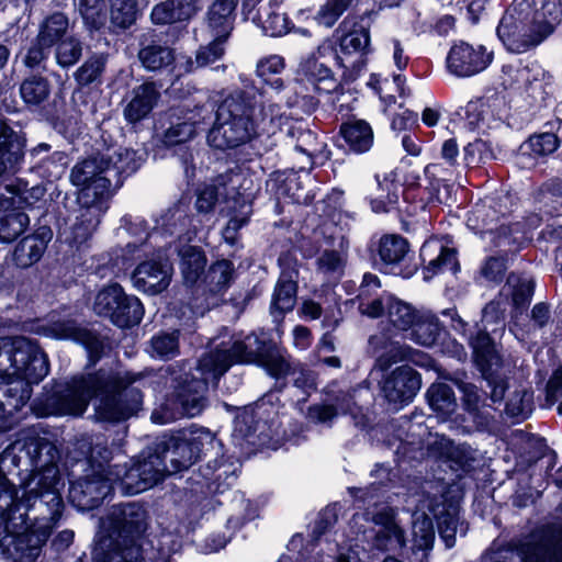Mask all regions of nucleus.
I'll list each match as a JSON object with an SVG mask.
<instances>
[{"instance_id": "f257e3e1", "label": "nucleus", "mask_w": 562, "mask_h": 562, "mask_svg": "<svg viewBox=\"0 0 562 562\" xmlns=\"http://www.w3.org/2000/svg\"><path fill=\"white\" fill-rule=\"evenodd\" d=\"M156 375L106 373L99 371L59 385L46 400L47 414L81 415L94 396L95 417L121 422L135 415L143 404L142 387L151 385Z\"/></svg>"}, {"instance_id": "f03ea898", "label": "nucleus", "mask_w": 562, "mask_h": 562, "mask_svg": "<svg viewBox=\"0 0 562 562\" xmlns=\"http://www.w3.org/2000/svg\"><path fill=\"white\" fill-rule=\"evenodd\" d=\"M65 483L57 465L49 464L30 477L26 503L34 509L30 529L4 537L2 546L14 562H34L59 520L64 502Z\"/></svg>"}, {"instance_id": "7ed1b4c3", "label": "nucleus", "mask_w": 562, "mask_h": 562, "mask_svg": "<svg viewBox=\"0 0 562 562\" xmlns=\"http://www.w3.org/2000/svg\"><path fill=\"white\" fill-rule=\"evenodd\" d=\"M22 459L37 468L33 476L49 464L56 465L58 451L47 438L41 436L37 428L32 427L23 430L21 438L0 454V535L5 533V537L30 529L26 524L27 512H34L25 499L30 479L24 484L21 499L18 501L13 485L2 473L8 462L19 467Z\"/></svg>"}, {"instance_id": "20e7f679", "label": "nucleus", "mask_w": 562, "mask_h": 562, "mask_svg": "<svg viewBox=\"0 0 562 562\" xmlns=\"http://www.w3.org/2000/svg\"><path fill=\"white\" fill-rule=\"evenodd\" d=\"M560 0H514L497 26V36L508 52L522 54L537 47L560 23Z\"/></svg>"}, {"instance_id": "39448f33", "label": "nucleus", "mask_w": 562, "mask_h": 562, "mask_svg": "<svg viewBox=\"0 0 562 562\" xmlns=\"http://www.w3.org/2000/svg\"><path fill=\"white\" fill-rule=\"evenodd\" d=\"M244 363L259 364L277 379L285 376L291 368L281 350L268 342L265 335L255 333L236 336L200 359L201 369L214 380H218L232 366Z\"/></svg>"}, {"instance_id": "423d86ee", "label": "nucleus", "mask_w": 562, "mask_h": 562, "mask_svg": "<svg viewBox=\"0 0 562 562\" xmlns=\"http://www.w3.org/2000/svg\"><path fill=\"white\" fill-rule=\"evenodd\" d=\"M255 102L243 91L227 95L218 105L216 122L207 135L211 146L218 149L235 148L256 135Z\"/></svg>"}, {"instance_id": "0eeeda50", "label": "nucleus", "mask_w": 562, "mask_h": 562, "mask_svg": "<svg viewBox=\"0 0 562 562\" xmlns=\"http://www.w3.org/2000/svg\"><path fill=\"white\" fill-rule=\"evenodd\" d=\"M198 370L202 379H192L180 385L175 400H168L159 409L151 413L150 418L154 423L164 425L182 416L194 417L203 411L206 404L207 383L215 380L201 369L200 363Z\"/></svg>"}, {"instance_id": "6e6552de", "label": "nucleus", "mask_w": 562, "mask_h": 562, "mask_svg": "<svg viewBox=\"0 0 562 562\" xmlns=\"http://www.w3.org/2000/svg\"><path fill=\"white\" fill-rule=\"evenodd\" d=\"M10 353L13 379H23L30 385L47 375V357L35 341L22 336L10 337Z\"/></svg>"}, {"instance_id": "1a4fd4ad", "label": "nucleus", "mask_w": 562, "mask_h": 562, "mask_svg": "<svg viewBox=\"0 0 562 562\" xmlns=\"http://www.w3.org/2000/svg\"><path fill=\"white\" fill-rule=\"evenodd\" d=\"M146 529V512L135 503L113 506L105 517L100 519L97 535L109 536L127 544V539L138 536Z\"/></svg>"}, {"instance_id": "9d476101", "label": "nucleus", "mask_w": 562, "mask_h": 562, "mask_svg": "<svg viewBox=\"0 0 562 562\" xmlns=\"http://www.w3.org/2000/svg\"><path fill=\"white\" fill-rule=\"evenodd\" d=\"M99 468H89L82 477L70 485L69 499L81 510L97 507L114 488L110 472L102 464Z\"/></svg>"}, {"instance_id": "9b49d317", "label": "nucleus", "mask_w": 562, "mask_h": 562, "mask_svg": "<svg viewBox=\"0 0 562 562\" xmlns=\"http://www.w3.org/2000/svg\"><path fill=\"white\" fill-rule=\"evenodd\" d=\"M106 160L102 154L77 162L70 172V181L80 187L79 192L92 189L95 200L109 201L113 194L111 176L105 173Z\"/></svg>"}, {"instance_id": "f8f14e48", "label": "nucleus", "mask_w": 562, "mask_h": 562, "mask_svg": "<svg viewBox=\"0 0 562 562\" xmlns=\"http://www.w3.org/2000/svg\"><path fill=\"white\" fill-rule=\"evenodd\" d=\"M494 53L483 45L460 42L447 56L448 71L458 78H469L484 71L493 61Z\"/></svg>"}, {"instance_id": "ddd939ff", "label": "nucleus", "mask_w": 562, "mask_h": 562, "mask_svg": "<svg viewBox=\"0 0 562 562\" xmlns=\"http://www.w3.org/2000/svg\"><path fill=\"white\" fill-rule=\"evenodd\" d=\"M517 550L521 562H562V526L531 533Z\"/></svg>"}, {"instance_id": "4468645a", "label": "nucleus", "mask_w": 562, "mask_h": 562, "mask_svg": "<svg viewBox=\"0 0 562 562\" xmlns=\"http://www.w3.org/2000/svg\"><path fill=\"white\" fill-rule=\"evenodd\" d=\"M358 308L362 315L371 318L385 316L394 327L402 330L408 329L417 321L416 310L391 294L362 302Z\"/></svg>"}, {"instance_id": "2eb2a0df", "label": "nucleus", "mask_w": 562, "mask_h": 562, "mask_svg": "<svg viewBox=\"0 0 562 562\" xmlns=\"http://www.w3.org/2000/svg\"><path fill=\"white\" fill-rule=\"evenodd\" d=\"M95 194L92 189H87L85 192L78 193L79 209L70 226L72 240L75 243L80 244L93 234L100 223L101 216L109 207V201L95 200Z\"/></svg>"}, {"instance_id": "dca6fc26", "label": "nucleus", "mask_w": 562, "mask_h": 562, "mask_svg": "<svg viewBox=\"0 0 562 562\" xmlns=\"http://www.w3.org/2000/svg\"><path fill=\"white\" fill-rule=\"evenodd\" d=\"M420 385L419 373L408 366H402L385 375L382 393L390 404L403 406L414 400Z\"/></svg>"}, {"instance_id": "f3484780", "label": "nucleus", "mask_w": 562, "mask_h": 562, "mask_svg": "<svg viewBox=\"0 0 562 562\" xmlns=\"http://www.w3.org/2000/svg\"><path fill=\"white\" fill-rule=\"evenodd\" d=\"M372 521L379 527L374 537V546L378 549L395 552L405 547V531L396 520L395 509L382 508L372 515Z\"/></svg>"}, {"instance_id": "a211bd4d", "label": "nucleus", "mask_w": 562, "mask_h": 562, "mask_svg": "<svg viewBox=\"0 0 562 562\" xmlns=\"http://www.w3.org/2000/svg\"><path fill=\"white\" fill-rule=\"evenodd\" d=\"M172 269L167 262L147 260L139 263L133 274V285L144 293L158 294L170 284Z\"/></svg>"}, {"instance_id": "6ab92c4d", "label": "nucleus", "mask_w": 562, "mask_h": 562, "mask_svg": "<svg viewBox=\"0 0 562 562\" xmlns=\"http://www.w3.org/2000/svg\"><path fill=\"white\" fill-rule=\"evenodd\" d=\"M31 397V386L23 379H0V418L20 411Z\"/></svg>"}, {"instance_id": "aec40b11", "label": "nucleus", "mask_w": 562, "mask_h": 562, "mask_svg": "<svg viewBox=\"0 0 562 562\" xmlns=\"http://www.w3.org/2000/svg\"><path fill=\"white\" fill-rule=\"evenodd\" d=\"M44 334L56 339H71L87 347L91 357H99L100 340L89 330L78 326L74 321L54 322L44 328Z\"/></svg>"}, {"instance_id": "412c9836", "label": "nucleus", "mask_w": 562, "mask_h": 562, "mask_svg": "<svg viewBox=\"0 0 562 562\" xmlns=\"http://www.w3.org/2000/svg\"><path fill=\"white\" fill-rule=\"evenodd\" d=\"M198 10V0H166L153 8L150 19L154 24H171L191 19Z\"/></svg>"}, {"instance_id": "4be33fe9", "label": "nucleus", "mask_w": 562, "mask_h": 562, "mask_svg": "<svg viewBox=\"0 0 562 562\" xmlns=\"http://www.w3.org/2000/svg\"><path fill=\"white\" fill-rule=\"evenodd\" d=\"M420 256L424 260L428 259L425 279H430L440 271L456 272L459 263L456 250L443 247L437 241H427L420 249Z\"/></svg>"}, {"instance_id": "5701e85b", "label": "nucleus", "mask_w": 562, "mask_h": 562, "mask_svg": "<svg viewBox=\"0 0 562 562\" xmlns=\"http://www.w3.org/2000/svg\"><path fill=\"white\" fill-rule=\"evenodd\" d=\"M45 194L41 186L27 187V183L16 179L5 186V193L0 196V209H10L11 206L21 209L34 205Z\"/></svg>"}, {"instance_id": "b1692460", "label": "nucleus", "mask_w": 562, "mask_h": 562, "mask_svg": "<svg viewBox=\"0 0 562 562\" xmlns=\"http://www.w3.org/2000/svg\"><path fill=\"white\" fill-rule=\"evenodd\" d=\"M540 69L524 65L520 60L504 64L501 83L505 89L528 92L533 83L539 81Z\"/></svg>"}, {"instance_id": "393cba45", "label": "nucleus", "mask_w": 562, "mask_h": 562, "mask_svg": "<svg viewBox=\"0 0 562 562\" xmlns=\"http://www.w3.org/2000/svg\"><path fill=\"white\" fill-rule=\"evenodd\" d=\"M23 156V137L0 122V176L7 170H13L22 161Z\"/></svg>"}, {"instance_id": "a878e982", "label": "nucleus", "mask_w": 562, "mask_h": 562, "mask_svg": "<svg viewBox=\"0 0 562 562\" xmlns=\"http://www.w3.org/2000/svg\"><path fill=\"white\" fill-rule=\"evenodd\" d=\"M161 452L172 473L188 469L198 461L187 432L170 438Z\"/></svg>"}, {"instance_id": "bb28decb", "label": "nucleus", "mask_w": 562, "mask_h": 562, "mask_svg": "<svg viewBox=\"0 0 562 562\" xmlns=\"http://www.w3.org/2000/svg\"><path fill=\"white\" fill-rule=\"evenodd\" d=\"M52 234L49 229L42 228L38 233L24 237L15 247L13 259L16 266L27 268L37 262L47 244L50 240Z\"/></svg>"}, {"instance_id": "cd10ccee", "label": "nucleus", "mask_w": 562, "mask_h": 562, "mask_svg": "<svg viewBox=\"0 0 562 562\" xmlns=\"http://www.w3.org/2000/svg\"><path fill=\"white\" fill-rule=\"evenodd\" d=\"M136 550L109 536L97 535L92 551L93 562H136Z\"/></svg>"}, {"instance_id": "c85d7f7f", "label": "nucleus", "mask_w": 562, "mask_h": 562, "mask_svg": "<svg viewBox=\"0 0 562 562\" xmlns=\"http://www.w3.org/2000/svg\"><path fill=\"white\" fill-rule=\"evenodd\" d=\"M159 99V91L151 82L140 85L133 90V98L124 110L125 119L135 123L147 116Z\"/></svg>"}, {"instance_id": "c756f323", "label": "nucleus", "mask_w": 562, "mask_h": 562, "mask_svg": "<svg viewBox=\"0 0 562 562\" xmlns=\"http://www.w3.org/2000/svg\"><path fill=\"white\" fill-rule=\"evenodd\" d=\"M109 472L113 486H117L123 494H138L146 491L138 461L111 465Z\"/></svg>"}, {"instance_id": "7c9ffc66", "label": "nucleus", "mask_w": 562, "mask_h": 562, "mask_svg": "<svg viewBox=\"0 0 562 562\" xmlns=\"http://www.w3.org/2000/svg\"><path fill=\"white\" fill-rule=\"evenodd\" d=\"M106 160L105 173L111 176L114 187L121 183V175H130L140 166L136 151L128 148H120L115 150L108 149L102 154Z\"/></svg>"}, {"instance_id": "2f4dec72", "label": "nucleus", "mask_w": 562, "mask_h": 562, "mask_svg": "<svg viewBox=\"0 0 562 562\" xmlns=\"http://www.w3.org/2000/svg\"><path fill=\"white\" fill-rule=\"evenodd\" d=\"M340 134L349 149L355 153H366L373 145V130L364 120L353 119L344 123L340 126Z\"/></svg>"}, {"instance_id": "473e14b6", "label": "nucleus", "mask_w": 562, "mask_h": 562, "mask_svg": "<svg viewBox=\"0 0 562 562\" xmlns=\"http://www.w3.org/2000/svg\"><path fill=\"white\" fill-rule=\"evenodd\" d=\"M549 319V306L538 303L531 310L530 321H526L522 315L513 314L509 329L518 340L525 341L531 333L546 326Z\"/></svg>"}, {"instance_id": "72a5a7b5", "label": "nucleus", "mask_w": 562, "mask_h": 562, "mask_svg": "<svg viewBox=\"0 0 562 562\" xmlns=\"http://www.w3.org/2000/svg\"><path fill=\"white\" fill-rule=\"evenodd\" d=\"M170 125L164 133V143L167 146H175L184 143L193 137L196 128V121L192 112L180 115L177 111L170 113Z\"/></svg>"}, {"instance_id": "f704fd0d", "label": "nucleus", "mask_w": 562, "mask_h": 562, "mask_svg": "<svg viewBox=\"0 0 562 562\" xmlns=\"http://www.w3.org/2000/svg\"><path fill=\"white\" fill-rule=\"evenodd\" d=\"M297 285L291 276L282 273L274 286L271 300V313L284 314L293 310L296 303Z\"/></svg>"}, {"instance_id": "c9c22d12", "label": "nucleus", "mask_w": 562, "mask_h": 562, "mask_svg": "<svg viewBox=\"0 0 562 562\" xmlns=\"http://www.w3.org/2000/svg\"><path fill=\"white\" fill-rule=\"evenodd\" d=\"M68 27L69 21L65 14L54 13L47 16L40 25V30L36 35L38 43L52 48L68 36Z\"/></svg>"}, {"instance_id": "e433bc0d", "label": "nucleus", "mask_w": 562, "mask_h": 562, "mask_svg": "<svg viewBox=\"0 0 562 562\" xmlns=\"http://www.w3.org/2000/svg\"><path fill=\"white\" fill-rule=\"evenodd\" d=\"M4 213L0 216V241L11 243L26 231L30 217L14 206L0 209Z\"/></svg>"}, {"instance_id": "4c0bfd02", "label": "nucleus", "mask_w": 562, "mask_h": 562, "mask_svg": "<svg viewBox=\"0 0 562 562\" xmlns=\"http://www.w3.org/2000/svg\"><path fill=\"white\" fill-rule=\"evenodd\" d=\"M137 461L142 471V477L144 479L146 485V490L161 482L166 475L172 474L161 451L148 453L146 456L142 454L140 459Z\"/></svg>"}, {"instance_id": "58836bf2", "label": "nucleus", "mask_w": 562, "mask_h": 562, "mask_svg": "<svg viewBox=\"0 0 562 562\" xmlns=\"http://www.w3.org/2000/svg\"><path fill=\"white\" fill-rule=\"evenodd\" d=\"M434 540L435 530L431 518L424 513L416 514L413 521V550L422 552L420 562H425Z\"/></svg>"}, {"instance_id": "ea45409f", "label": "nucleus", "mask_w": 562, "mask_h": 562, "mask_svg": "<svg viewBox=\"0 0 562 562\" xmlns=\"http://www.w3.org/2000/svg\"><path fill=\"white\" fill-rule=\"evenodd\" d=\"M115 306L116 310L111 322L119 327L124 328L137 325L143 318V304L134 295L124 294V299Z\"/></svg>"}, {"instance_id": "a19ab883", "label": "nucleus", "mask_w": 562, "mask_h": 562, "mask_svg": "<svg viewBox=\"0 0 562 562\" xmlns=\"http://www.w3.org/2000/svg\"><path fill=\"white\" fill-rule=\"evenodd\" d=\"M252 20L270 36H281L290 31V22L285 14L273 10L271 5L260 8Z\"/></svg>"}, {"instance_id": "79ce46f5", "label": "nucleus", "mask_w": 562, "mask_h": 562, "mask_svg": "<svg viewBox=\"0 0 562 562\" xmlns=\"http://www.w3.org/2000/svg\"><path fill=\"white\" fill-rule=\"evenodd\" d=\"M460 390L463 393L465 409L472 415L473 420L482 427L488 425L490 414L484 408V394L470 383H462Z\"/></svg>"}, {"instance_id": "37998d69", "label": "nucleus", "mask_w": 562, "mask_h": 562, "mask_svg": "<svg viewBox=\"0 0 562 562\" xmlns=\"http://www.w3.org/2000/svg\"><path fill=\"white\" fill-rule=\"evenodd\" d=\"M142 65L147 70H159L175 61L173 50L164 45L150 44L143 47L138 53Z\"/></svg>"}, {"instance_id": "c03bdc74", "label": "nucleus", "mask_w": 562, "mask_h": 562, "mask_svg": "<svg viewBox=\"0 0 562 562\" xmlns=\"http://www.w3.org/2000/svg\"><path fill=\"white\" fill-rule=\"evenodd\" d=\"M430 407L442 416L451 415L457 408L452 389L445 383H434L427 391Z\"/></svg>"}, {"instance_id": "a18cd8bd", "label": "nucleus", "mask_w": 562, "mask_h": 562, "mask_svg": "<svg viewBox=\"0 0 562 562\" xmlns=\"http://www.w3.org/2000/svg\"><path fill=\"white\" fill-rule=\"evenodd\" d=\"M225 40L214 37V41L206 46H202L195 54V59L188 58L179 68L184 72H193L198 68L213 64L224 55L223 43Z\"/></svg>"}, {"instance_id": "49530a36", "label": "nucleus", "mask_w": 562, "mask_h": 562, "mask_svg": "<svg viewBox=\"0 0 562 562\" xmlns=\"http://www.w3.org/2000/svg\"><path fill=\"white\" fill-rule=\"evenodd\" d=\"M179 255L184 281L190 284L195 283L206 265L203 252L194 246H188L181 249Z\"/></svg>"}, {"instance_id": "de8ad7c7", "label": "nucleus", "mask_w": 562, "mask_h": 562, "mask_svg": "<svg viewBox=\"0 0 562 562\" xmlns=\"http://www.w3.org/2000/svg\"><path fill=\"white\" fill-rule=\"evenodd\" d=\"M346 259L337 250H324L316 260V272L325 280H338L345 269Z\"/></svg>"}, {"instance_id": "09e8293b", "label": "nucleus", "mask_w": 562, "mask_h": 562, "mask_svg": "<svg viewBox=\"0 0 562 562\" xmlns=\"http://www.w3.org/2000/svg\"><path fill=\"white\" fill-rule=\"evenodd\" d=\"M508 288L512 291V302L514 306L513 314L522 315V311L528 306L533 292V283L531 280H521L510 274L507 278L504 290Z\"/></svg>"}, {"instance_id": "8fccbe9b", "label": "nucleus", "mask_w": 562, "mask_h": 562, "mask_svg": "<svg viewBox=\"0 0 562 562\" xmlns=\"http://www.w3.org/2000/svg\"><path fill=\"white\" fill-rule=\"evenodd\" d=\"M50 93L49 82L41 76H31L20 86V94L23 101L31 105L44 102Z\"/></svg>"}, {"instance_id": "3c124183", "label": "nucleus", "mask_w": 562, "mask_h": 562, "mask_svg": "<svg viewBox=\"0 0 562 562\" xmlns=\"http://www.w3.org/2000/svg\"><path fill=\"white\" fill-rule=\"evenodd\" d=\"M124 291L119 284H111L99 291L93 303L94 312L104 317L112 318L115 305L124 299Z\"/></svg>"}, {"instance_id": "603ef678", "label": "nucleus", "mask_w": 562, "mask_h": 562, "mask_svg": "<svg viewBox=\"0 0 562 562\" xmlns=\"http://www.w3.org/2000/svg\"><path fill=\"white\" fill-rule=\"evenodd\" d=\"M434 516L437 518L438 530L440 537L443 539L447 548H452L456 543V533L458 528V510L456 507L450 506L447 509L437 510L432 509Z\"/></svg>"}, {"instance_id": "864d4df0", "label": "nucleus", "mask_w": 562, "mask_h": 562, "mask_svg": "<svg viewBox=\"0 0 562 562\" xmlns=\"http://www.w3.org/2000/svg\"><path fill=\"white\" fill-rule=\"evenodd\" d=\"M370 43L369 30L360 26L353 29L340 37V52L344 56L359 55L366 53Z\"/></svg>"}, {"instance_id": "5fc2aeb1", "label": "nucleus", "mask_w": 562, "mask_h": 562, "mask_svg": "<svg viewBox=\"0 0 562 562\" xmlns=\"http://www.w3.org/2000/svg\"><path fill=\"white\" fill-rule=\"evenodd\" d=\"M470 344L473 348L475 361L482 369H490L498 364L499 357L497 356L491 338L486 333H480L476 337L471 338Z\"/></svg>"}, {"instance_id": "6e6d98bb", "label": "nucleus", "mask_w": 562, "mask_h": 562, "mask_svg": "<svg viewBox=\"0 0 562 562\" xmlns=\"http://www.w3.org/2000/svg\"><path fill=\"white\" fill-rule=\"evenodd\" d=\"M179 353V333H159L150 339V355L160 359H171Z\"/></svg>"}, {"instance_id": "4d7b16f0", "label": "nucleus", "mask_w": 562, "mask_h": 562, "mask_svg": "<svg viewBox=\"0 0 562 562\" xmlns=\"http://www.w3.org/2000/svg\"><path fill=\"white\" fill-rule=\"evenodd\" d=\"M408 250L407 241L396 235H386L381 238L379 244V255L385 263H395L401 261Z\"/></svg>"}, {"instance_id": "13d9d810", "label": "nucleus", "mask_w": 562, "mask_h": 562, "mask_svg": "<svg viewBox=\"0 0 562 562\" xmlns=\"http://www.w3.org/2000/svg\"><path fill=\"white\" fill-rule=\"evenodd\" d=\"M233 276L234 267L231 261H216L210 267L206 276L210 290L214 293L223 292L232 282Z\"/></svg>"}, {"instance_id": "bf43d9fd", "label": "nucleus", "mask_w": 562, "mask_h": 562, "mask_svg": "<svg viewBox=\"0 0 562 562\" xmlns=\"http://www.w3.org/2000/svg\"><path fill=\"white\" fill-rule=\"evenodd\" d=\"M82 55V44L75 36H66L60 43L55 45V60L63 67L74 66Z\"/></svg>"}, {"instance_id": "052dcab7", "label": "nucleus", "mask_w": 562, "mask_h": 562, "mask_svg": "<svg viewBox=\"0 0 562 562\" xmlns=\"http://www.w3.org/2000/svg\"><path fill=\"white\" fill-rule=\"evenodd\" d=\"M235 16L220 11L214 7H210L206 15V24L211 36L218 40H227L233 27Z\"/></svg>"}, {"instance_id": "680f3d73", "label": "nucleus", "mask_w": 562, "mask_h": 562, "mask_svg": "<svg viewBox=\"0 0 562 562\" xmlns=\"http://www.w3.org/2000/svg\"><path fill=\"white\" fill-rule=\"evenodd\" d=\"M111 21L121 29L130 27L137 18L136 0H110Z\"/></svg>"}, {"instance_id": "e2e57ef3", "label": "nucleus", "mask_w": 562, "mask_h": 562, "mask_svg": "<svg viewBox=\"0 0 562 562\" xmlns=\"http://www.w3.org/2000/svg\"><path fill=\"white\" fill-rule=\"evenodd\" d=\"M351 0H326L315 15L317 24L331 27L350 7Z\"/></svg>"}, {"instance_id": "0e129e2a", "label": "nucleus", "mask_w": 562, "mask_h": 562, "mask_svg": "<svg viewBox=\"0 0 562 562\" xmlns=\"http://www.w3.org/2000/svg\"><path fill=\"white\" fill-rule=\"evenodd\" d=\"M533 393L527 389L516 390L506 403V412L513 417L526 418L532 412Z\"/></svg>"}, {"instance_id": "69168bd1", "label": "nucleus", "mask_w": 562, "mask_h": 562, "mask_svg": "<svg viewBox=\"0 0 562 562\" xmlns=\"http://www.w3.org/2000/svg\"><path fill=\"white\" fill-rule=\"evenodd\" d=\"M78 9L85 22L91 27L99 29L105 23L104 0H79Z\"/></svg>"}, {"instance_id": "338daca9", "label": "nucleus", "mask_w": 562, "mask_h": 562, "mask_svg": "<svg viewBox=\"0 0 562 562\" xmlns=\"http://www.w3.org/2000/svg\"><path fill=\"white\" fill-rule=\"evenodd\" d=\"M442 168L439 164H430L424 170V177L408 176L406 182L408 186L425 187L431 198L438 192L441 181Z\"/></svg>"}, {"instance_id": "774afa93", "label": "nucleus", "mask_w": 562, "mask_h": 562, "mask_svg": "<svg viewBox=\"0 0 562 562\" xmlns=\"http://www.w3.org/2000/svg\"><path fill=\"white\" fill-rule=\"evenodd\" d=\"M193 450H195V458L199 460L203 454L209 451L220 448L221 443L216 440L215 436L207 429L196 428L187 432Z\"/></svg>"}]
</instances>
